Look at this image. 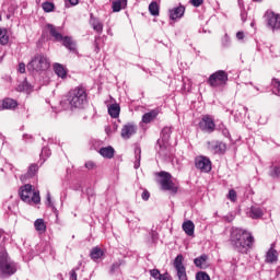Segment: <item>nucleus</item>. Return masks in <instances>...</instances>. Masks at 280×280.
Wrapping results in <instances>:
<instances>
[{
	"label": "nucleus",
	"mask_w": 280,
	"mask_h": 280,
	"mask_svg": "<svg viewBox=\"0 0 280 280\" xmlns=\"http://www.w3.org/2000/svg\"><path fill=\"white\" fill-rule=\"evenodd\" d=\"M19 106V103H16L13 98H4L2 101V108L7 110H12V108H16Z\"/></svg>",
	"instance_id": "nucleus-22"
},
{
	"label": "nucleus",
	"mask_w": 280,
	"mask_h": 280,
	"mask_svg": "<svg viewBox=\"0 0 280 280\" xmlns=\"http://www.w3.org/2000/svg\"><path fill=\"white\" fill-rule=\"evenodd\" d=\"M264 215V211L259 207H252L249 210V218H253V220H258V218H261Z\"/></svg>",
	"instance_id": "nucleus-25"
},
{
	"label": "nucleus",
	"mask_w": 280,
	"mask_h": 280,
	"mask_svg": "<svg viewBox=\"0 0 280 280\" xmlns=\"http://www.w3.org/2000/svg\"><path fill=\"white\" fill-rule=\"evenodd\" d=\"M128 0H116L112 4L113 12H121V8H126Z\"/></svg>",
	"instance_id": "nucleus-26"
},
{
	"label": "nucleus",
	"mask_w": 280,
	"mask_h": 280,
	"mask_svg": "<svg viewBox=\"0 0 280 280\" xmlns=\"http://www.w3.org/2000/svg\"><path fill=\"white\" fill-rule=\"evenodd\" d=\"M70 108H82L86 104V90L84 88H75L71 90L66 100Z\"/></svg>",
	"instance_id": "nucleus-2"
},
{
	"label": "nucleus",
	"mask_w": 280,
	"mask_h": 280,
	"mask_svg": "<svg viewBox=\"0 0 280 280\" xmlns=\"http://www.w3.org/2000/svg\"><path fill=\"white\" fill-rule=\"evenodd\" d=\"M70 280H78V273L75 272V269L70 271Z\"/></svg>",
	"instance_id": "nucleus-49"
},
{
	"label": "nucleus",
	"mask_w": 280,
	"mask_h": 280,
	"mask_svg": "<svg viewBox=\"0 0 280 280\" xmlns=\"http://www.w3.org/2000/svg\"><path fill=\"white\" fill-rule=\"evenodd\" d=\"M51 151L47 148L42 149V156H50Z\"/></svg>",
	"instance_id": "nucleus-48"
},
{
	"label": "nucleus",
	"mask_w": 280,
	"mask_h": 280,
	"mask_svg": "<svg viewBox=\"0 0 280 280\" xmlns=\"http://www.w3.org/2000/svg\"><path fill=\"white\" fill-rule=\"evenodd\" d=\"M217 130L222 132L223 137H229V129L226 128V126H224V124L221 122L220 125H218Z\"/></svg>",
	"instance_id": "nucleus-41"
},
{
	"label": "nucleus",
	"mask_w": 280,
	"mask_h": 280,
	"mask_svg": "<svg viewBox=\"0 0 280 280\" xmlns=\"http://www.w3.org/2000/svg\"><path fill=\"white\" fill-rule=\"evenodd\" d=\"M102 255H104V252H102L101 248L98 247H94L92 250H91V257L92 259H100L102 257Z\"/></svg>",
	"instance_id": "nucleus-37"
},
{
	"label": "nucleus",
	"mask_w": 280,
	"mask_h": 280,
	"mask_svg": "<svg viewBox=\"0 0 280 280\" xmlns=\"http://www.w3.org/2000/svg\"><path fill=\"white\" fill-rule=\"evenodd\" d=\"M182 229L186 233V235H189V237H191V235H194L196 225L194 224V222L191 220H188L183 223Z\"/></svg>",
	"instance_id": "nucleus-18"
},
{
	"label": "nucleus",
	"mask_w": 280,
	"mask_h": 280,
	"mask_svg": "<svg viewBox=\"0 0 280 280\" xmlns=\"http://www.w3.org/2000/svg\"><path fill=\"white\" fill-rule=\"evenodd\" d=\"M190 3L195 8H200V4L203 3V0H190Z\"/></svg>",
	"instance_id": "nucleus-47"
},
{
	"label": "nucleus",
	"mask_w": 280,
	"mask_h": 280,
	"mask_svg": "<svg viewBox=\"0 0 280 280\" xmlns=\"http://www.w3.org/2000/svg\"><path fill=\"white\" fill-rule=\"evenodd\" d=\"M159 280H172V277L170 276V273L166 272L160 276Z\"/></svg>",
	"instance_id": "nucleus-50"
},
{
	"label": "nucleus",
	"mask_w": 280,
	"mask_h": 280,
	"mask_svg": "<svg viewBox=\"0 0 280 280\" xmlns=\"http://www.w3.org/2000/svg\"><path fill=\"white\" fill-rule=\"evenodd\" d=\"M26 68L31 73H43L49 69V59L43 54H36Z\"/></svg>",
	"instance_id": "nucleus-3"
},
{
	"label": "nucleus",
	"mask_w": 280,
	"mask_h": 280,
	"mask_svg": "<svg viewBox=\"0 0 280 280\" xmlns=\"http://www.w3.org/2000/svg\"><path fill=\"white\" fill-rule=\"evenodd\" d=\"M184 260L185 258L183 257V254H179L176 256L173 262L178 280H187V269L185 268V265H183Z\"/></svg>",
	"instance_id": "nucleus-10"
},
{
	"label": "nucleus",
	"mask_w": 280,
	"mask_h": 280,
	"mask_svg": "<svg viewBox=\"0 0 280 280\" xmlns=\"http://www.w3.org/2000/svg\"><path fill=\"white\" fill-rule=\"evenodd\" d=\"M37 172H38V165L37 164H32L28 167L27 173L20 177V180H22V183H25V180H27V178H34V176H36Z\"/></svg>",
	"instance_id": "nucleus-15"
},
{
	"label": "nucleus",
	"mask_w": 280,
	"mask_h": 280,
	"mask_svg": "<svg viewBox=\"0 0 280 280\" xmlns=\"http://www.w3.org/2000/svg\"><path fill=\"white\" fill-rule=\"evenodd\" d=\"M150 275L151 277H153V279H161L162 277L161 271L159 269L150 270Z\"/></svg>",
	"instance_id": "nucleus-43"
},
{
	"label": "nucleus",
	"mask_w": 280,
	"mask_h": 280,
	"mask_svg": "<svg viewBox=\"0 0 280 280\" xmlns=\"http://www.w3.org/2000/svg\"><path fill=\"white\" fill-rule=\"evenodd\" d=\"M1 19H2V16H1V14H0V21H1Z\"/></svg>",
	"instance_id": "nucleus-58"
},
{
	"label": "nucleus",
	"mask_w": 280,
	"mask_h": 280,
	"mask_svg": "<svg viewBox=\"0 0 280 280\" xmlns=\"http://www.w3.org/2000/svg\"><path fill=\"white\" fill-rule=\"evenodd\" d=\"M228 198L231 202H235L237 200V192L234 189H230Z\"/></svg>",
	"instance_id": "nucleus-42"
},
{
	"label": "nucleus",
	"mask_w": 280,
	"mask_h": 280,
	"mask_svg": "<svg viewBox=\"0 0 280 280\" xmlns=\"http://www.w3.org/2000/svg\"><path fill=\"white\" fill-rule=\"evenodd\" d=\"M85 167H86V170H95V167H97V165L93 161H88L85 163Z\"/></svg>",
	"instance_id": "nucleus-44"
},
{
	"label": "nucleus",
	"mask_w": 280,
	"mask_h": 280,
	"mask_svg": "<svg viewBox=\"0 0 280 280\" xmlns=\"http://www.w3.org/2000/svg\"><path fill=\"white\" fill-rule=\"evenodd\" d=\"M42 8H43L44 12H54L55 5H54V2H44L42 4Z\"/></svg>",
	"instance_id": "nucleus-39"
},
{
	"label": "nucleus",
	"mask_w": 280,
	"mask_h": 280,
	"mask_svg": "<svg viewBox=\"0 0 280 280\" xmlns=\"http://www.w3.org/2000/svg\"><path fill=\"white\" fill-rule=\"evenodd\" d=\"M70 5H78V3H80V0H66V8H69V4Z\"/></svg>",
	"instance_id": "nucleus-46"
},
{
	"label": "nucleus",
	"mask_w": 280,
	"mask_h": 280,
	"mask_svg": "<svg viewBox=\"0 0 280 280\" xmlns=\"http://www.w3.org/2000/svg\"><path fill=\"white\" fill-rule=\"evenodd\" d=\"M142 200H150V192L148 190L142 192Z\"/></svg>",
	"instance_id": "nucleus-51"
},
{
	"label": "nucleus",
	"mask_w": 280,
	"mask_h": 280,
	"mask_svg": "<svg viewBox=\"0 0 280 280\" xmlns=\"http://www.w3.org/2000/svg\"><path fill=\"white\" fill-rule=\"evenodd\" d=\"M196 280H211V277H209L205 271H199L196 275Z\"/></svg>",
	"instance_id": "nucleus-40"
},
{
	"label": "nucleus",
	"mask_w": 280,
	"mask_h": 280,
	"mask_svg": "<svg viewBox=\"0 0 280 280\" xmlns=\"http://www.w3.org/2000/svg\"><path fill=\"white\" fill-rule=\"evenodd\" d=\"M230 240L235 250L243 254L248 253V249L253 248V242H255L253 234L238 228H232Z\"/></svg>",
	"instance_id": "nucleus-1"
},
{
	"label": "nucleus",
	"mask_w": 280,
	"mask_h": 280,
	"mask_svg": "<svg viewBox=\"0 0 280 280\" xmlns=\"http://www.w3.org/2000/svg\"><path fill=\"white\" fill-rule=\"evenodd\" d=\"M254 1H258V2H261L262 0H254Z\"/></svg>",
	"instance_id": "nucleus-56"
},
{
	"label": "nucleus",
	"mask_w": 280,
	"mask_h": 280,
	"mask_svg": "<svg viewBox=\"0 0 280 280\" xmlns=\"http://www.w3.org/2000/svg\"><path fill=\"white\" fill-rule=\"evenodd\" d=\"M10 43V36H8L7 28H0V45H8Z\"/></svg>",
	"instance_id": "nucleus-32"
},
{
	"label": "nucleus",
	"mask_w": 280,
	"mask_h": 280,
	"mask_svg": "<svg viewBox=\"0 0 280 280\" xmlns=\"http://www.w3.org/2000/svg\"><path fill=\"white\" fill-rule=\"evenodd\" d=\"M47 30H48L50 36H52V38H55V40H57L58 43H62V34H60V32H58V28H56V26L48 24Z\"/></svg>",
	"instance_id": "nucleus-17"
},
{
	"label": "nucleus",
	"mask_w": 280,
	"mask_h": 280,
	"mask_svg": "<svg viewBox=\"0 0 280 280\" xmlns=\"http://www.w3.org/2000/svg\"><path fill=\"white\" fill-rule=\"evenodd\" d=\"M14 272H16V265L5 252L0 253V275H14Z\"/></svg>",
	"instance_id": "nucleus-7"
},
{
	"label": "nucleus",
	"mask_w": 280,
	"mask_h": 280,
	"mask_svg": "<svg viewBox=\"0 0 280 280\" xmlns=\"http://www.w3.org/2000/svg\"><path fill=\"white\" fill-rule=\"evenodd\" d=\"M62 45L70 51H75V42L69 36L62 37Z\"/></svg>",
	"instance_id": "nucleus-23"
},
{
	"label": "nucleus",
	"mask_w": 280,
	"mask_h": 280,
	"mask_svg": "<svg viewBox=\"0 0 280 280\" xmlns=\"http://www.w3.org/2000/svg\"><path fill=\"white\" fill-rule=\"evenodd\" d=\"M34 228L36 231L39 232V234H43V233H45V231H47V225L45 224V220H43V219H37L34 222Z\"/></svg>",
	"instance_id": "nucleus-27"
},
{
	"label": "nucleus",
	"mask_w": 280,
	"mask_h": 280,
	"mask_svg": "<svg viewBox=\"0 0 280 280\" xmlns=\"http://www.w3.org/2000/svg\"><path fill=\"white\" fill-rule=\"evenodd\" d=\"M195 166L197 170H200V172H205L208 174V172H211V160L207 156H197L195 159Z\"/></svg>",
	"instance_id": "nucleus-12"
},
{
	"label": "nucleus",
	"mask_w": 280,
	"mask_h": 280,
	"mask_svg": "<svg viewBox=\"0 0 280 280\" xmlns=\"http://www.w3.org/2000/svg\"><path fill=\"white\" fill-rule=\"evenodd\" d=\"M226 82H229V74L224 70H219V71L212 73L207 81L209 86H211L212 89H218L219 86H224V84H226Z\"/></svg>",
	"instance_id": "nucleus-6"
},
{
	"label": "nucleus",
	"mask_w": 280,
	"mask_h": 280,
	"mask_svg": "<svg viewBox=\"0 0 280 280\" xmlns=\"http://www.w3.org/2000/svg\"><path fill=\"white\" fill-rule=\"evenodd\" d=\"M47 202L48 207H54V203H51V195L49 192L47 194Z\"/></svg>",
	"instance_id": "nucleus-54"
},
{
	"label": "nucleus",
	"mask_w": 280,
	"mask_h": 280,
	"mask_svg": "<svg viewBox=\"0 0 280 280\" xmlns=\"http://www.w3.org/2000/svg\"><path fill=\"white\" fill-rule=\"evenodd\" d=\"M121 264H124V261H121V260L114 262L109 269L110 275H115V272H117L119 270V268H121Z\"/></svg>",
	"instance_id": "nucleus-38"
},
{
	"label": "nucleus",
	"mask_w": 280,
	"mask_h": 280,
	"mask_svg": "<svg viewBox=\"0 0 280 280\" xmlns=\"http://www.w3.org/2000/svg\"><path fill=\"white\" fill-rule=\"evenodd\" d=\"M149 12L152 16H159V3H156V1L149 4Z\"/></svg>",
	"instance_id": "nucleus-34"
},
{
	"label": "nucleus",
	"mask_w": 280,
	"mask_h": 280,
	"mask_svg": "<svg viewBox=\"0 0 280 280\" xmlns=\"http://www.w3.org/2000/svg\"><path fill=\"white\" fill-rule=\"evenodd\" d=\"M0 238H1V231H0Z\"/></svg>",
	"instance_id": "nucleus-59"
},
{
	"label": "nucleus",
	"mask_w": 280,
	"mask_h": 280,
	"mask_svg": "<svg viewBox=\"0 0 280 280\" xmlns=\"http://www.w3.org/2000/svg\"><path fill=\"white\" fill-rule=\"evenodd\" d=\"M267 16V25L272 30L273 32L276 30H280V15L272 12V11H267L266 13Z\"/></svg>",
	"instance_id": "nucleus-13"
},
{
	"label": "nucleus",
	"mask_w": 280,
	"mask_h": 280,
	"mask_svg": "<svg viewBox=\"0 0 280 280\" xmlns=\"http://www.w3.org/2000/svg\"><path fill=\"white\" fill-rule=\"evenodd\" d=\"M184 14L185 7L183 5L170 10V19H172V21H176V19H182Z\"/></svg>",
	"instance_id": "nucleus-16"
},
{
	"label": "nucleus",
	"mask_w": 280,
	"mask_h": 280,
	"mask_svg": "<svg viewBox=\"0 0 280 280\" xmlns=\"http://www.w3.org/2000/svg\"><path fill=\"white\" fill-rule=\"evenodd\" d=\"M158 176L160 177V185H161V188L164 190V191H176L177 188H176V185H174V182H172V174L165 172V171H162L160 173H158Z\"/></svg>",
	"instance_id": "nucleus-8"
},
{
	"label": "nucleus",
	"mask_w": 280,
	"mask_h": 280,
	"mask_svg": "<svg viewBox=\"0 0 280 280\" xmlns=\"http://www.w3.org/2000/svg\"><path fill=\"white\" fill-rule=\"evenodd\" d=\"M133 135H137V125L129 122L121 128L120 137L124 139H130Z\"/></svg>",
	"instance_id": "nucleus-14"
},
{
	"label": "nucleus",
	"mask_w": 280,
	"mask_h": 280,
	"mask_svg": "<svg viewBox=\"0 0 280 280\" xmlns=\"http://www.w3.org/2000/svg\"><path fill=\"white\" fill-rule=\"evenodd\" d=\"M269 176H271V178H280V166L272 165L270 167Z\"/></svg>",
	"instance_id": "nucleus-36"
},
{
	"label": "nucleus",
	"mask_w": 280,
	"mask_h": 280,
	"mask_svg": "<svg viewBox=\"0 0 280 280\" xmlns=\"http://www.w3.org/2000/svg\"><path fill=\"white\" fill-rule=\"evenodd\" d=\"M207 259H209V256L203 254V255L195 258L194 264H195V266H197V268H205V266H207Z\"/></svg>",
	"instance_id": "nucleus-28"
},
{
	"label": "nucleus",
	"mask_w": 280,
	"mask_h": 280,
	"mask_svg": "<svg viewBox=\"0 0 280 280\" xmlns=\"http://www.w3.org/2000/svg\"><path fill=\"white\" fill-rule=\"evenodd\" d=\"M91 23L94 32H97V34H102V32H104V24H102L100 20L92 19Z\"/></svg>",
	"instance_id": "nucleus-29"
},
{
	"label": "nucleus",
	"mask_w": 280,
	"mask_h": 280,
	"mask_svg": "<svg viewBox=\"0 0 280 280\" xmlns=\"http://www.w3.org/2000/svg\"><path fill=\"white\" fill-rule=\"evenodd\" d=\"M237 40H244V32L240 31L236 33Z\"/></svg>",
	"instance_id": "nucleus-52"
},
{
	"label": "nucleus",
	"mask_w": 280,
	"mask_h": 280,
	"mask_svg": "<svg viewBox=\"0 0 280 280\" xmlns=\"http://www.w3.org/2000/svg\"><path fill=\"white\" fill-rule=\"evenodd\" d=\"M277 259H278L277 249L271 247L266 254V262L275 264V261H277Z\"/></svg>",
	"instance_id": "nucleus-24"
},
{
	"label": "nucleus",
	"mask_w": 280,
	"mask_h": 280,
	"mask_svg": "<svg viewBox=\"0 0 280 280\" xmlns=\"http://www.w3.org/2000/svg\"><path fill=\"white\" fill-rule=\"evenodd\" d=\"M155 117H159V110L156 109H153L149 113H145L143 116H142V122L143 124H150L151 121H154V118Z\"/></svg>",
	"instance_id": "nucleus-20"
},
{
	"label": "nucleus",
	"mask_w": 280,
	"mask_h": 280,
	"mask_svg": "<svg viewBox=\"0 0 280 280\" xmlns=\"http://www.w3.org/2000/svg\"><path fill=\"white\" fill-rule=\"evenodd\" d=\"M96 51H100V47L96 46Z\"/></svg>",
	"instance_id": "nucleus-55"
},
{
	"label": "nucleus",
	"mask_w": 280,
	"mask_h": 280,
	"mask_svg": "<svg viewBox=\"0 0 280 280\" xmlns=\"http://www.w3.org/2000/svg\"><path fill=\"white\" fill-rule=\"evenodd\" d=\"M230 43H231V39L229 38V35L225 34L222 39L223 47H229Z\"/></svg>",
	"instance_id": "nucleus-45"
},
{
	"label": "nucleus",
	"mask_w": 280,
	"mask_h": 280,
	"mask_svg": "<svg viewBox=\"0 0 280 280\" xmlns=\"http://www.w3.org/2000/svg\"><path fill=\"white\" fill-rule=\"evenodd\" d=\"M55 73L58 75V78H67V70H65V67L60 63H56L54 66Z\"/></svg>",
	"instance_id": "nucleus-30"
},
{
	"label": "nucleus",
	"mask_w": 280,
	"mask_h": 280,
	"mask_svg": "<svg viewBox=\"0 0 280 280\" xmlns=\"http://www.w3.org/2000/svg\"><path fill=\"white\" fill-rule=\"evenodd\" d=\"M100 154L104 156V159H113V156H115V149L113 147L101 148Z\"/></svg>",
	"instance_id": "nucleus-21"
},
{
	"label": "nucleus",
	"mask_w": 280,
	"mask_h": 280,
	"mask_svg": "<svg viewBox=\"0 0 280 280\" xmlns=\"http://www.w3.org/2000/svg\"><path fill=\"white\" fill-rule=\"evenodd\" d=\"M19 196L23 202H27L28 205H32V202L34 205H38V202H40V194L36 192V190H34L30 184H26L20 188Z\"/></svg>",
	"instance_id": "nucleus-5"
},
{
	"label": "nucleus",
	"mask_w": 280,
	"mask_h": 280,
	"mask_svg": "<svg viewBox=\"0 0 280 280\" xmlns=\"http://www.w3.org/2000/svg\"><path fill=\"white\" fill-rule=\"evenodd\" d=\"M207 150L212 154H224L226 152V143L220 140H211L207 142Z\"/></svg>",
	"instance_id": "nucleus-11"
},
{
	"label": "nucleus",
	"mask_w": 280,
	"mask_h": 280,
	"mask_svg": "<svg viewBox=\"0 0 280 280\" xmlns=\"http://www.w3.org/2000/svg\"><path fill=\"white\" fill-rule=\"evenodd\" d=\"M61 104H62V106H65V101H62V103H61Z\"/></svg>",
	"instance_id": "nucleus-57"
},
{
	"label": "nucleus",
	"mask_w": 280,
	"mask_h": 280,
	"mask_svg": "<svg viewBox=\"0 0 280 280\" xmlns=\"http://www.w3.org/2000/svg\"><path fill=\"white\" fill-rule=\"evenodd\" d=\"M119 110L120 107L118 104H112L108 107V114L110 115V117H113V119H117V117H119Z\"/></svg>",
	"instance_id": "nucleus-31"
},
{
	"label": "nucleus",
	"mask_w": 280,
	"mask_h": 280,
	"mask_svg": "<svg viewBox=\"0 0 280 280\" xmlns=\"http://www.w3.org/2000/svg\"><path fill=\"white\" fill-rule=\"evenodd\" d=\"M199 128L202 130V132H208V135L215 132V121L213 120V117H211V115L202 116L201 120L199 121Z\"/></svg>",
	"instance_id": "nucleus-9"
},
{
	"label": "nucleus",
	"mask_w": 280,
	"mask_h": 280,
	"mask_svg": "<svg viewBox=\"0 0 280 280\" xmlns=\"http://www.w3.org/2000/svg\"><path fill=\"white\" fill-rule=\"evenodd\" d=\"M172 136V127H164L162 129L161 138L158 140V154L165 159L170 156V137Z\"/></svg>",
	"instance_id": "nucleus-4"
},
{
	"label": "nucleus",
	"mask_w": 280,
	"mask_h": 280,
	"mask_svg": "<svg viewBox=\"0 0 280 280\" xmlns=\"http://www.w3.org/2000/svg\"><path fill=\"white\" fill-rule=\"evenodd\" d=\"M19 71H20L21 73H25V63H20V65H19Z\"/></svg>",
	"instance_id": "nucleus-53"
},
{
	"label": "nucleus",
	"mask_w": 280,
	"mask_h": 280,
	"mask_svg": "<svg viewBox=\"0 0 280 280\" xmlns=\"http://www.w3.org/2000/svg\"><path fill=\"white\" fill-rule=\"evenodd\" d=\"M271 86H272V93L275 95H278V97H280V81H279V79H272Z\"/></svg>",
	"instance_id": "nucleus-33"
},
{
	"label": "nucleus",
	"mask_w": 280,
	"mask_h": 280,
	"mask_svg": "<svg viewBox=\"0 0 280 280\" xmlns=\"http://www.w3.org/2000/svg\"><path fill=\"white\" fill-rule=\"evenodd\" d=\"M34 90V86L27 82V80H24L22 83H20L16 88V91L19 93H32Z\"/></svg>",
	"instance_id": "nucleus-19"
},
{
	"label": "nucleus",
	"mask_w": 280,
	"mask_h": 280,
	"mask_svg": "<svg viewBox=\"0 0 280 280\" xmlns=\"http://www.w3.org/2000/svg\"><path fill=\"white\" fill-rule=\"evenodd\" d=\"M135 154H136L135 170H139V167H141V149L137 148L135 150Z\"/></svg>",
	"instance_id": "nucleus-35"
}]
</instances>
